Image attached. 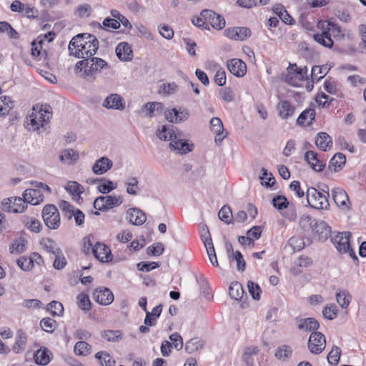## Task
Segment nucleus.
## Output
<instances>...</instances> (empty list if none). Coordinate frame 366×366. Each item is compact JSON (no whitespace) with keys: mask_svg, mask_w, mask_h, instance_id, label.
<instances>
[{"mask_svg":"<svg viewBox=\"0 0 366 366\" xmlns=\"http://www.w3.org/2000/svg\"><path fill=\"white\" fill-rule=\"evenodd\" d=\"M315 115L316 112L314 109H307L300 114L297 122L301 126H310L315 120Z\"/></svg>","mask_w":366,"mask_h":366,"instance_id":"nucleus-34","label":"nucleus"},{"mask_svg":"<svg viewBox=\"0 0 366 366\" xmlns=\"http://www.w3.org/2000/svg\"><path fill=\"white\" fill-rule=\"evenodd\" d=\"M178 131V129L171 127L170 129H168L166 125H163L161 128L158 129L157 131V137L164 141H170V142L177 138L176 132Z\"/></svg>","mask_w":366,"mask_h":366,"instance_id":"nucleus-30","label":"nucleus"},{"mask_svg":"<svg viewBox=\"0 0 366 366\" xmlns=\"http://www.w3.org/2000/svg\"><path fill=\"white\" fill-rule=\"evenodd\" d=\"M350 232H344L338 233L332 239V243L340 253H349L351 257H355L354 251L350 248Z\"/></svg>","mask_w":366,"mask_h":366,"instance_id":"nucleus-8","label":"nucleus"},{"mask_svg":"<svg viewBox=\"0 0 366 366\" xmlns=\"http://www.w3.org/2000/svg\"><path fill=\"white\" fill-rule=\"evenodd\" d=\"M269 0H237V4L244 8H252L261 5H266Z\"/></svg>","mask_w":366,"mask_h":366,"instance_id":"nucleus-59","label":"nucleus"},{"mask_svg":"<svg viewBox=\"0 0 366 366\" xmlns=\"http://www.w3.org/2000/svg\"><path fill=\"white\" fill-rule=\"evenodd\" d=\"M163 111V104L161 102H152L144 104L139 110V114L147 118L154 117L157 114Z\"/></svg>","mask_w":366,"mask_h":366,"instance_id":"nucleus-18","label":"nucleus"},{"mask_svg":"<svg viewBox=\"0 0 366 366\" xmlns=\"http://www.w3.org/2000/svg\"><path fill=\"white\" fill-rule=\"evenodd\" d=\"M210 127L212 131H213L217 135V137H215V142L217 144L220 143L222 141V139L226 137V135H223L222 137H221L224 132V127L222 122L218 117H213L210 120Z\"/></svg>","mask_w":366,"mask_h":366,"instance_id":"nucleus-32","label":"nucleus"},{"mask_svg":"<svg viewBox=\"0 0 366 366\" xmlns=\"http://www.w3.org/2000/svg\"><path fill=\"white\" fill-rule=\"evenodd\" d=\"M78 152L72 149L64 150L60 155L61 161L67 164H74L78 160Z\"/></svg>","mask_w":366,"mask_h":366,"instance_id":"nucleus-43","label":"nucleus"},{"mask_svg":"<svg viewBox=\"0 0 366 366\" xmlns=\"http://www.w3.org/2000/svg\"><path fill=\"white\" fill-rule=\"evenodd\" d=\"M341 355V350L337 346H334L327 355L328 362L332 365L338 364Z\"/></svg>","mask_w":366,"mask_h":366,"instance_id":"nucleus-60","label":"nucleus"},{"mask_svg":"<svg viewBox=\"0 0 366 366\" xmlns=\"http://www.w3.org/2000/svg\"><path fill=\"white\" fill-rule=\"evenodd\" d=\"M105 203V210L112 209L115 207L119 206L122 199L121 197H113L111 195L104 196Z\"/></svg>","mask_w":366,"mask_h":366,"instance_id":"nucleus-58","label":"nucleus"},{"mask_svg":"<svg viewBox=\"0 0 366 366\" xmlns=\"http://www.w3.org/2000/svg\"><path fill=\"white\" fill-rule=\"evenodd\" d=\"M92 253L102 262H109L112 259L110 249L103 243L97 242L92 247Z\"/></svg>","mask_w":366,"mask_h":366,"instance_id":"nucleus-15","label":"nucleus"},{"mask_svg":"<svg viewBox=\"0 0 366 366\" xmlns=\"http://www.w3.org/2000/svg\"><path fill=\"white\" fill-rule=\"evenodd\" d=\"M124 185L127 189V192L130 195H137L140 191L139 180L137 177H128L124 182Z\"/></svg>","mask_w":366,"mask_h":366,"instance_id":"nucleus-41","label":"nucleus"},{"mask_svg":"<svg viewBox=\"0 0 366 366\" xmlns=\"http://www.w3.org/2000/svg\"><path fill=\"white\" fill-rule=\"evenodd\" d=\"M51 354L46 347L39 349L34 355L35 362L39 365H46L50 362Z\"/></svg>","mask_w":366,"mask_h":366,"instance_id":"nucleus-36","label":"nucleus"},{"mask_svg":"<svg viewBox=\"0 0 366 366\" xmlns=\"http://www.w3.org/2000/svg\"><path fill=\"white\" fill-rule=\"evenodd\" d=\"M219 218L227 224L233 222L234 217L229 206L224 205L218 213Z\"/></svg>","mask_w":366,"mask_h":366,"instance_id":"nucleus-48","label":"nucleus"},{"mask_svg":"<svg viewBox=\"0 0 366 366\" xmlns=\"http://www.w3.org/2000/svg\"><path fill=\"white\" fill-rule=\"evenodd\" d=\"M313 38L318 44L327 48H332L334 44L331 34H329V31H326L325 28L320 34H314Z\"/></svg>","mask_w":366,"mask_h":366,"instance_id":"nucleus-35","label":"nucleus"},{"mask_svg":"<svg viewBox=\"0 0 366 366\" xmlns=\"http://www.w3.org/2000/svg\"><path fill=\"white\" fill-rule=\"evenodd\" d=\"M113 166V162L109 158L102 157L97 159L92 167V172L97 175L103 174Z\"/></svg>","mask_w":366,"mask_h":366,"instance_id":"nucleus-23","label":"nucleus"},{"mask_svg":"<svg viewBox=\"0 0 366 366\" xmlns=\"http://www.w3.org/2000/svg\"><path fill=\"white\" fill-rule=\"evenodd\" d=\"M102 107L108 109L122 111L125 108V103L120 94L113 93L105 98L102 102Z\"/></svg>","mask_w":366,"mask_h":366,"instance_id":"nucleus-14","label":"nucleus"},{"mask_svg":"<svg viewBox=\"0 0 366 366\" xmlns=\"http://www.w3.org/2000/svg\"><path fill=\"white\" fill-rule=\"evenodd\" d=\"M25 226L33 232H39L41 228V222L33 217H25L24 219Z\"/></svg>","mask_w":366,"mask_h":366,"instance_id":"nucleus-57","label":"nucleus"},{"mask_svg":"<svg viewBox=\"0 0 366 366\" xmlns=\"http://www.w3.org/2000/svg\"><path fill=\"white\" fill-rule=\"evenodd\" d=\"M204 341L198 337H194L188 340L185 344V350L192 354L203 348Z\"/></svg>","mask_w":366,"mask_h":366,"instance_id":"nucleus-42","label":"nucleus"},{"mask_svg":"<svg viewBox=\"0 0 366 366\" xmlns=\"http://www.w3.org/2000/svg\"><path fill=\"white\" fill-rule=\"evenodd\" d=\"M77 304L79 307L84 311L90 310L91 302L89 296L84 293H81L77 296Z\"/></svg>","mask_w":366,"mask_h":366,"instance_id":"nucleus-62","label":"nucleus"},{"mask_svg":"<svg viewBox=\"0 0 366 366\" xmlns=\"http://www.w3.org/2000/svg\"><path fill=\"white\" fill-rule=\"evenodd\" d=\"M41 328L46 332H52L56 327V321L51 318H44L40 322Z\"/></svg>","mask_w":366,"mask_h":366,"instance_id":"nucleus-63","label":"nucleus"},{"mask_svg":"<svg viewBox=\"0 0 366 366\" xmlns=\"http://www.w3.org/2000/svg\"><path fill=\"white\" fill-rule=\"evenodd\" d=\"M326 31H329V34L333 36L337 40H343L346 36L345 30L342 29L337 24L332 21H327Z\"/></svg>","mask_w":366,"mask_h":366,"instance_id":"nucleus-31","label":"nucleus"},{"mask_svg":"<svg viewBox=\"0 0 366 366\" xmlns=\"http://www.w3.org/2000/svg\"><path fill=\"white\" fill-rule=\"evenodd\" d=\"M65 189L72 196V199L79 203L82 201V198L81 194L84 193V187L79 184L76 181H69L68 182L66 186L65 187Z\"/></svg>","mask_w":366,"mask_h":366,"instance_id":"nucleus-24","label":"nucleus"},{"mask_svg":"<svg viewBox=\"0 0 366 366\" xmlns=\"http://www.w3.org/2000/svg\"><path fill=\"white\" fill-rule=\"evenodd\" d=\"M332 195L334 202L339 207L344 209H349V197L346 192L342 188H334L332 190Z\"/></svg>","mask_w":366,"mask_h":366,"instance_id":"nucleus-19","label":"nucleus"},{"mask_svg":"<svg viewBox=\"0 0 366 366\" xmlns=\"http://www.w3.org/2000/svg\"><path fill=\"white\" fill-rule=\"evenodd\" d=\"M177 138L173 139L169 143V147L171 149L177 152L179 154H185L191 151L194 148L192 144H189L187 141L183 139V134L180 131L176 132Z\"/></svg>","mask_w":366,"mask_h":366,"instance_id":"nucleus-10","label":"nucleus"},{"mask_svg":"<svg viewBox=\"0 0 366 366\" xmlns=\"http://www.w3.org/2000/svg\"><path fill=\"white\" fill-rule=\"evenodd\" d=\"M41 264L43 262L41 257L37 253H33L30 257H21L16 260L17 265L24 272L31 270L34 267V262Z\"/></svg>","mask_w":366,"mask_h":366,"instance_id":"nucleus-16","label":"nucleus"},{"mask_svg":"<svg viewBox=\"0 0 366 366\" xmlns=\"http://www.w3.org/2000/svg\"><path fill=\"white\" fill-rule=\"evenodd\" d=\"M309 205L317 209H327L330 207L327 195L315 187L307 189L306 193Z\"/></svg>","mask_w":366,"mask_h":366,"instance_id":"nucleus-6","label":"nucleus"},{"mask_svg":"<svg viewBox=\"0 0 366 366\" xmlns=\"http://www.w3.org/2000/svg\"><path fill=\"white\" fill-rule=\"evenodd\" d=\"M95 357L100 361L102 366H114L115 361L107 352H99Z\"/></svg>","mask_w":366,"mask_h":366,"instance_id":"nucleus-53","label":"nucleus"},{"mask_svg":"<svg viewBox=\"0 0 366 366\" xmlns=\"http://www.w3.org/2000/svg\"><path fill=\"white\" fill-rule=\"evenodd\" d=\"M115 51L118 58L122 61H129L133 58L132 47L127 42H121L118 44Z\"/></svg>","mask_w":366,"mask_h":366,"instance_id":"nucleus-22","label":"nucleus"},{"mask_svg":"<svg viewBox=\"0 0 366 366\" xmlns=\"http://www.w3.org/2000/svg\"><path fill=\"white\" fill-rule=\"evenodd\" d=\"M95 300L101 305H108L114 300V295L108 288L98 289L94 293Z\"/></svg>","mask_w":366,"mask_h":366,"instance_id":"nucleus-25","label":"nucleus"},{"mask_svg":"<svg viewBox=\"0 0 366 366\" xmlns=\"http://www.w3.org/2000/svg\"><path fill=\"white\" fill-rule=\"evenodd\" d=\"M42 247L48 252L53 254L61 253V249L57 247L56 243L51 239H44L41 242Z\"/></svg>","mask_w":366,"mask_h":366,"instance_id":"nucleus-49","label":"nucleus"},{"mask_svg":"<svg viewBox=\"0 0 366 366\" xmlns=\"http://www.w3.org/2000/svg\"><path fill=\"white\" fill-rule=\"evenodd\" d=\"M170 342L172 345V347H174L177 350H180L182 349L184 346L183 340L181 335L174 332L169 336Z\"/></svg>","mask_w":366,"mask_h":366,"instance_id":"nucleus-64","label":"nucleus"},{"mask_svg":"<svg viewBox=\"0 0 366 366\" xmlns=\"http://www.w3.org/2000/svg\"><path fill=\"white\" fill-rule=\"evenodd\" d=\"M107 69H109V65L106 61L92 56L77 61L74 66V72L82 77L94 79L97 74Z\"/></svg>","mask_w":366,"mask_h":366,"instance_id":"nucleus-2","label":"nucleus"},{"mask_svg":"<svg viewBox=\"0 0 366 366\" xmlns=\"http://www.w3.org/2000/svg\"><path fill=\"white\" fill-rule=\"evenodd\" d=\"M201 16L207 21V25L208 24H210L215 29L220 30L225 26L226 23L224 19L212 10H203L201 12Z\"/></svg>","mask_w":366,"mask_h":366,"instance_id":"nucleus-12","label":"nucleus"},{"mask_svg":"<svg viewBox=\"0 0 366 366\" xmlns=\"http://www.w3.org/2000/svg\"><path fill=\"white\" fill-rule=\"evenodd\" d=\"M336 300L342 308H347L352 300V297L347 291L342 290L337 292Z\"/></svg>","mask_w":366,"mask_h":366,"instance_id":"nucleus-50","label":"nucleus"},{"mask_svg":"<svg viewBox=\"0 0 366 366\" xmlns=\"http://www.w3.org/2000/svg\"><path fill=\"white\" fill-rule=\"evenodd\" d=\"M318 220L310 215L304 214L300 217L299 224L305 232L309 233L312 231L314 226L317 224Z\"/></svg>","mask_w":366,"mask_h":366,"instance_id":"nucleus-37","label":"nucleus"},{"mask_svg":"<svg viewBox=\"0 0 366 366\" xmlns=\"http://www.w3.org/2000/svg\"><path fill=\"white\" fill-rule=\"evenodd\" d=\"M27 207V202L24 198L13 197L12 209L14 213H22Z\"/></svg>","mask_w":366,"mask_h":366,"instance_id":"nucleus-54","label":"nucleus"},{"mask_svg":"<svg viewBox=\"0 0 366 366\" xmlns=\"http://www.w3.org/2000/svg\"><path fill=\"white\" fill-rule=\"evenodd\" d=\"M297 326L300 330L305 332H316L319 327V322L313 317L302 318L297 320Z\"/></svg>","mask_w":366,"mask_h":366,"instance_id":"nucleus-26","label":"nucleus"},{"mask_svg":"<svg viewBox=\"0 0 366 366\" xmlns=\"http://www.w3.org/2000/svg\"><path fill=\"white\" fill-rule=\"evenodd\" d=\"M127 219L134 225H142L146 220V214L139 209L131 208L127 212Z\"/></svg>","mask_w":366,"mask_h":366,"instance_id":"nucleus-21","label":"nucleus"},{"mask_svg":"<svg viewBox=\"0 0 366 366\" xmlns=\"http://www.w3.org/2000/svg\"><path fill=\"white\" fill-rule=\"evenodd\" d=\"M324 89L327 92L331 94L337 95L339 97H342L340 85L332 78L325 80L324 83Z\"/></svg>","mask_w":366,"mask_h":366,"instance_id":"nucleus-40","label":"nucleus"},{"mask_svg":"<svg viewBox=\"0 0 366 366\" xmlns=\"http://www.w3.org/2000/svg\"><path fill=\"white\" fill-rule=\"evenodd\" d=\"M224 34L229 39L244 41L251 36V30L248 27H229L224 31Z\"/></svg>","mask_w":366,"mask_h":366,"instance_id":"nucleus-11","label":"nucleus"},{"mask_svg":"<svg viewBox=\"0 0 366 366\" xmlns=\"http://www.w3.org/2000/svg\"><path fill=\"white\" fill-rule=\"evenodd\" d=\"M277 109L279 116L283 119H287L292 117L295 112V107L287 100L280 101L277 106Z\"/></svg>","mask_w":366,"mask_h":366,"instance_id":"nucleus-28","label":"nucleus"},{"mask_svg":"<svg viewBox=\"0 0 366 366\" xmlns=\"http://www.w3.org/2000/svg\"><path fill=\"white\" fill-rule=\"evenodd\" d=\"M42 218L46 227L56 229L60 225V215L58 209L54 204H46L42 210Z\"/></svg>","mask_w":366,"mask_h":366,"instance_id":"nucleus-7","label":"nucleus"},{"mask_svg":"<svg viewBox=\"0 0 366 366\" xmlns=\"http://www.w3.org/2000/svg\"><path fill=\"white\" fill-rule=\"evenodd\" d=\"M26 250V241L19 237L15 239L9 247L11 254H21Z\"/></svg>","mask_w":366,"mask_h":366,"instance_id":"nucleus-44","label":"nucleus"},{"mask_svg":"<svg viewBox=\"0 0 366 366\" xmlns=\"http://www.w3.org/2000/svg\"><path fill=\"white\" fill-rule=\"evenodd\" d=\"M229 294L231 298L235 300L242 299L244 294L242 285L238 282H232L229 287Z\"/></svg>","mask_w":366,"mask_h":366,"instance_id":"nucleus-45","label":"nucleus"},{"mask_svg":"<svg viewBox=\"0 0 366 366\" xmlns=\"http://www.w3.org/2000/svg\"><path fill=\"white\" fill-rule=\"evenodd\" d=\"M52 117L51 107L47 105L36 104L26 117V127L29 130L37 131L44 127Z\"/></svg>","mask_w":366,"mask_h":366,"instance_id":"nucleus-3","label":"nucleus"},{"mask_svg":"<svg viewBox=\"0 0 366 366\" xmlns=\"http://www.w3.org/2000/svg\"><path fill=\"white\" fill-rule=\"evenodd\" d=\"M327 73L326 66H314L311 70V79L312 82L318 81Z\"/></svg>","mask_w":366,"mask_h":366,"instance_id":"nucleus-51","label":"nucleus"},{"mask_svg":"<svg viewBox=\"0 0 366 366\" xmlns=\"http://www.w3.org/2000/svg\"><path fill=\"white\" fill-rule=\"evenodd\" d=\"M14 107V102L9 97L3 96L0 97V117H4Z\"/></svg>","mask_w":366,"mask_h":366,"instance_id":"nucleus-47","label":"nucleus"},{"mask_svg":"<svg viewBox=\"0 0 366 366\" xmlns=\"http://www.w3.org/2000/svg\"><path fill=\"white\" fill-rule=\"evenodd\" d=\"M27 337L26 333L21 330H19L16 335L15 342L13 345V351L18 354L23 352L26 345Z\"/></svg>","mask_w":366,"mask_h":366,"instance_id":"nucleus-33","label":"nucleus"},{"mask_svg":"<svg viewBox=\"0 0 366 366\" xmlns=\"http://www.w3.org/2000/svg\"><path fill=\"white\" fill-rule=\"evenodd\" d=\"M315 144L319 149L327 152L332 148V140L326 132H320L316 136Z\"/></svg>","mask_w":366,"mask_h":366,"instance_id":"nucleus-27","label":"nucleus"},{"mask_svg":"<svg viewBox=\"0 0 366 366\" xmlns=\"http://www.w3.org/2000/svg\"><path fill=\"white\" fill-rule=\"evenodd\" d=\"M31 184L34 188L26 189L23 193V197L27 203L32 205L39 204L44 201L43 192L50 194L51 189L47 184L39 182H32Z\"/></svg>","mask_w":366,"mask_h":366,"instance_id":"nucleus-4","label":"nucleus"},{"mask_svg":"<svg viewBox=\"0 0 366 366\" xmlns=\"http://www.w3.org/2000/svg\"><path fill=\"white\" fill-rule=\"evenodd\" d=\"M292 355V349L287 345L279 347L275 352V357L282 361L287 360Z\"/></svg>","mask_w":366,"mask_h":366,"instance_id":"nucleus-56","label":"nucleus"},{"mask_svg":"<svg viewBox=\"0 0 366 366\" xmlns=\"http://www.w3.org/2000/svg\"><path fill=\"white\" fill-rule=\"evenodd\" d=\"M345 156L342 153H337L330 159L329 167L331 170L337 172L342 168V167L345 164Z\"/></svg>","mask_w":366,"mask_h":366,"instance_id":"nucleus-39","label":"nucleus"},{"mask_svg":"<svg viewBox=\"0 0 366 366\" xmlns=\"http://www.w3.org/2000/svg\"><path fill=\"white\" fill-rule=\"evenodd\" d=\"M311 232L317 237L319 240L325 241L330 236L331 229L325 221L319 219Z\"/></svg>","mask_w":366,"mask_h":366,"instance_id":"nucleus-20","label":"nucleus"},{"mask_svg":"<svg viewBox=\"0 0 366 366\" xmlns=\"http://www.w3.org/2000/svg\"><path fill=\"white\" fill-rule=\"evenodd\" d=\"M92 347L84 341L77 342L74 347L75 355L79 356H86L91 352Z\"/></svg>","mask_w":366,"mask_h":366,"instance_id":"nucleus-46","label":"nucleus"},{"mask_svg":"<svg viewBox=\"0 0 366 366\" xmlns=\"http://www.w3.org/2000/svg\"><path fill=\"white\" fill-rule=\"evenodd\" d=\"M54 34L51 31L45 34L44 36H39L35 40L33 41L31 44V55L36 58L38 60H41L43 58H45L46 56V51L43 49V45L44 44L45 38L47 36H51Z\"/></svg>","mask_w":366,"mask_h":366,"instance_id":"nucleus-13","label":"nucleus"},{"mask_svg":"<svg viewBox=\"0 0 366 366\" xmlns=\"http://www.w3.org/2000/svg\"><path fill=\"white\" fill-rule=\"evenodd\" d=\"M199 234L205 247L213 245L209 229L206 224L199 225Z\"/></svg>","mask_w":366,"mask_h":366,"instance_id":"nucleus-55","label":"nucleus"},{"mask_svg":"<svg viewBox=\"0 0 366 366\" xmlns=\"http://www.w3.org/2000/svg\"><path fill=\"white\" fill-rule=\"evenodd\" d=\"M323 316L330 320H334L337 315V308L335 305H326L322 310Z\"/></svg>","mask_w":366,"mask_h":366,"instance_id":"nucleus-61","label":"nucleus"},{"mask_svg":"<svg viewBox=\"0 0 366 366\" xmlns=\"http://www.w3.org/2000/svg\"><path fill=\"white\" fill-rule=\"evenodd\" d=\"M99 48V41L97 37L89 34H79L71 39L69 44V51L71 56L86 59L92 57Z\"/></svg>","mask_w":366,"mask_h":366,"instance_id":"nucleus-1","label":"nucleus"},{"mask_svg":"<svg viewBox=\"0 0 366 366\" xmlns=\"http://www.w3.org/2000/svg\"><path fill=\"white\" fill-rule=\"evenodd\" d=\"M312 263L311 258L301 255L294 262L295 266L290 269L294 275H298L301 273V270L298 267H307Z\"/></svg>","mask_w":366,"mask_h":366,"instance_id":"nucleus-38","label":"nucleus"},{"mask_svg":"<svg viewBox=\"0 0 366 366\" xmlns=\"http://www.w3.org/2000/svg\"><path fill=\"white\" fill-rule=\"evenodd\" d=\"M326 347V338L320 332H312L308 340V349L315 355L320 354Z\"/></svg>","mask_w":366,"mask_h":366,"instance_id":"nucleus-9","label":"nucleus"},{"mask_svg":"<svg viewBox=\"0 0 366 366\" xmlns=\"http://www.w3.org/2000/svg\"><path fill=\"white\" fill-rule=\"evenodd\" d=\"M227 67L234 76L242 77L246 74L247 65L239 59H232L227 61Z\"/></svg>","mask_w":366,"mask_h":366,"instance_id":"nucleus-17","label":"nucleus"},{"mask_svg":"<svg viewBox=\"0 0 366 366\" xmlns=\"http://www.w3.org/2000/svg\"><path fill=\"white\" fill-rule=\"evenodd\" d=\"M305 159L316 172H321L325 167V164L319 159L317 154L313 151H307L305 154Z\"/></svg>","mask_w":366,"mask_h":366,"instance_id":"nucleus-29","label":"nucleus"},{"mask_svg":"<svg viewBox=\"0 0 366 366\" xmlns=\"http://www.w3.org/2000/svg\"><path fill=\"white\" fill-rule=\"evenodd\" d=\"M284 81L293 86H300L303 81L307 79V68L297 67L296 64H290Z\"/></svg>","mask_w":366,"mask_h":366,"instance_id":"nucleus-5","label":"nucleus"},{"mask_svg":"<svg viewBox=\"0 0 366 366\" xmlns=\"http://www.w3.org/2000/svg\"><path fill=\"white\" fill-rule=\"evenodd\" d=\"M102 336L108 342H119L123 338V333L120 330H106Z\"/></svg>","mask_w":366,"mask_h":366,"instance_id":"nucleus-52","label":"nucleus"}]
</instances>
